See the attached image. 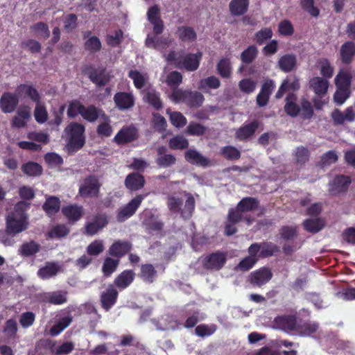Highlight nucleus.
<instances>
[{"label":"nucleus","instance_id":"1","mask_svg":"<svg viewBox=\"0 0 355 355\" xmlns=\"http://www.w3.org/2000/svg\"><path fill=\"white\" fill-rule=\"evenodd\" d=\"M297 97L295 94L293 92L288 93L285 98L284 112L291 117H296L301 114L302 119H311L314 114L311 103L306 98H302L300 106L297 103Z\"/></svg>","mask_w":355,"mask_h":355},{"label":"nucleus","instance_id":"2","mask_svg":"<svg viewBox=\"0 0 355 355\" xmlns=\"http://www.w3.org/2000/svg\"><path fill=\"white\" fill-rule=\"evenodd\" d=\"M67 138V148L69 152H77L85 144V127L78 122H71L64 128Z\"/></svg>","mask_w":355,"mask_h":355},{"label":"nucleus","instance_id":"3","mask_svg":"<svg viewBox=\"0 0 355 355\" xmlns=\"http://www.w3.org/2000/svg\"><path fill=\"white\" fill-rule=\"evenodd\" d=\"M168 97L174 103H182L191 109L201 107L205 101V97L200 92L181 88H173Z\"/></svg>","mask_w":355,"mask_h":355},{"label":"nucleus","instance_id":"4","mask_svg":"<svg viewBox=\"0 0 355 355\" xmlns=\"http://www.w3.org/2000/svg\"><path fill=\"white\" fill-rule=\"evenodd\" d=\"M101 184L98 178L95 175L87 176L80 185L78 194L84 198H95L98 196Z\"/></svg>","mask_w":355,"mask_h":355},{"label":"nucleus","instance_id":"5","mask_svg":"<svg viewBox=\"0 0 355 355\" xmlns=\"http://www.w3.org/2000/svg\"><path fill=\"white\" fill-rule=\"evenodd\" d=\"M146 195H137L128 204L120 208L116 214V220L122 223L132 216Z\"/></svg>","mask_w":355,"mask_h":355},{"label":"nucleus","instance_id":"6","mask_svg":"<svg viewBox=\"0 0 355 355\" xmlns=\"http://www.w3.org/2000/svg\"><path fill=\"white\" fill-rule=\"evenodd\" d=\"M351 182L352 180L349 176L336 175L334 179L329 182V194L332 196H336L346 193Z\"/></svg>","mask_w":355,"mask_h":355},{"label":"nucleus","instance_id":"7","mask_svg":"<svg viewBox=\"0 0 355 355\" xmlns=\"http://www.w3.org/2000/svg\"><path fill=\"white\" fill-rule=\"evenodd\" d=\"M226 261V253L218 250L207 255L202 261V266L207 270L218 271L224 266Z\"/></svg>","mask_w":355,"mask_h":355},{"label":"nucleus","instance_id":"8","mask_svg":"<svg viewBox=\"0 0 355 355\" xmlns=\"http://www.w3.org/2000/svg\"><path fill=\"white\" fill-rule=\"evenodd\" d=\"M15 214H8L6 217V232L9 235L15 236L28 228V222L26 217H19Z\"/></svg>","mask_w":355,"mask_h":355},{"label":"nucleus","instance_id":"9","mask_svg":"<svg viewBox=\"0 0 355 355\" xmlns=\"http://www.w3.org/2000/svg\"><path fill=\"white\" fill-rule=\"evenodd\" d=\"M260 125V121L254 119L250 123H244L235 132V138L240 141L250 140Z\"/></svg>","mask_w":355,"mask_h":355},{"label":"nucleus","instance_id":"10","mask_svg":"<svg viewBox=\"0 0 355 355\" xmlns=\"http://www.w3.org/2000/svg\"><path fill=\"white\" fill-rule=\"evenodd\" d=\"M119 292L116 288L110 284L105 291L101 293L100 296L101 305L105 311H109L116 303Z\"/></svg>","mask_w":355,"mask_h":355},{"label":"nucleus","instance_id":"11","mask_svg":"<svg viewBox=\"0 0 355 355\" xmlns=\"http://www.w3.org/2000/svg\"><path fill=\"white\" fill-rule=\"evenodd\" d=\"M137 137V129L130 125L122 128L114 137V141L118 145H124L136 140Z\"/></svg>","mask_w":355,"mask_h":355},{"label":"nucleus","instance_id":"12","mask_svg":"<svg viewBox=\"0 0 355 355\" xmlns=\"http://www.w3.org/2000/svg\"><path fill=\"white\" fill-rule=\"evenodd\" d=\"M108 224L107 217L104 214H98L94 216L92 222H88L85 226V233L89 236L97 234Z\"/></svg>","mask_w":355,"mask_h":355},{"label":"nucleus","instance_id":"13","mask_svg":"<svg viewBox=\"0 0 355 355\" xmlns=\"http://www.w3.org/2000/svg\"><path fill=\"white\" fill-rule=\"evenodd\" d=\"M297 322V317L295 314L278 315L274 319V323L277 327L284 331L295 332Z\"/></svg>","mask_w":355,"mask_h":355},{"label":"nucleus","instance_id":"14","mask_svg":"<svg viewBox=\"0 0 355 355\" xmlns=\"http://www.w3.org/2000/svg\"><path fill=\"white\" fill-rule=\"evenodd\" d=\"M116 107L119 110H126L135 106V98L131 92H119L113 98Z\"/></svg>","mask_w":355,"mask_h":355},{"label":"nucleus","instance_id":"15","mask_svg":"<svg viewBox=\"0 0 355 355\" xmlns=\"http://www.w3.org/2000/svg\"><path fill=\"white\" fill-rule=\"evenodd\" d=\"M105 69H96L92 66H87L83 72L89 80L98 87H103L109 82V78L105 75Z\"/></svg>","mask_w":355,"mask_h":355},{"label":"nucleus","instance_id":"16","mask_svg":"<svg viewBox=\"0 0 355 355\" xmlns=\"http://www.w3.org/2000/svg\"><path fill=\"white\" fill-rule=\"evenodd\" d=\"M331 117L335 125H344L345 122L355 121V111L352 106L347 107L344 112L335 109L331 112Z\"/></svg>","mask_w":355,"mask_h":355},{"label":"nucleus","instance_id":"17","mask_svg":"<svg viewBox=\"0 0 355 355\" xmlns=\"http://www.w3.org/2000/svg\"><path fill=\"white\" fill-rule=\"evenodd\" d=\"M272 277V273L270 268L262 267L251 272L249 281L251 284L261 287L268 282Z\"/></svg>","mask_w":355,"mask_h":355},{"label":"nucleus","instance_id":"18","mask_svg":"<svg viewBox=\"0 0 355 355\" xmlns=\"http://www.w3.org/2000/svg\"><path fill=\"white\" fill-rule=\"evenodd\" d=\"M80 116L90 123L95 122L100 117L104 120H108V116L105 112L92 104L87 106L83 105Z\"/></svg>","mask_w":355,"mask_h":355},{"label":"nucleus","instance_id":"19","mask_svg":"<svg viewBox=\"0 0 355 355\" xmlns=\"http://www.w3.org/2000/svg\"><path fill=\"white\" fill-rule=\"evenodd\" d=\"M132 248V244L129 241L118 240L114 242L108 250V254L119 259L129 253Z\"/></svg>","mask_w":355,"mask_h":355},{"label":"nucleus","instance_id":"20","mask_svg":"<svg viewBox=\"0 0 355 355\" xmlns=\"http://www.w3.org/2000/svg\"><path fill=\"white\" fill-rule=\"evenodd\" d=\"M19 98L17 94L4 92L0 98V108L3 113H11L17 107Z\"/></svg>","mask_w":355,"mask_h":355},{"label":"nucleus","instance_id":"21","mask_svg":"<svg viewBox=\"0 0 355 355\" xmlns=\"http://www.w3.org/2000/svg\"><path fill=\"white\" fill-rule=\"evenodd\" d=\"M15 92L18 98H29L35 103H40L41 96L32 85L20 84L17 87Z\"/></svg>","mask_w":355,"mask_h":355},{"label":"nucleus","instance_id":"22","mask_svg":"<svg viewBox=\"0 0 355 355\" xmlns=\"http://www.w3.org/2000/svg\"><path fill=\"white\" fill-rule=\"evenodd\" d=\"M320 327L318 322L311 320H299L295 332L303 337L310 336L318 331Z\"/></svg>","mask_w":355,"mask_h":355},{"label":"nucleus","instance_id":"23","mask_svg":"<svg viewBox=\"0 0 355 355\" xmlns=\"http://www.w3.org/2000/svg\"><path fill=\"white\" fill-rule=\"evenodd\" d=\"M300 88V80L296 76L287 77L282 83L278 91L275 94L277 99L281 98L284 94L288 91L296 92Z\"/></svg>","mask_w":355,"mask_h":355},{"label":"nucleus","instance_id":"24","mask_svg":"<svg viewBox=\"0 0 355 355\" xmlns=\"http://www.w3.org/2000/svg\"><path fill=\"white\" fill-rule=\"evenodd\" d=\"M146 181L144 175L138 173H131L125 179V187L132 191L141 189L145 185Z\"/></svg>","mask_w":355,"mask_h":355},{"label":"nucleus","instance_id":"25","mask_svg":"<svg viewBox=\"0 0 355 355\" xmlns=\"http://www.w3.org/2000/svg\"><path fill=\"white\" fill-rule=\"evenodd\" d=\"M30 119V107L28 106L20 107L17 110V115L15 116L12 119V127L16 128H24L27 125V122Z\"/></svg>","mask_w":355,"mask_h":355},{"label":"nucleus","instance_id":"26","mask_svg":"<svg viewBox=\"0 0 355 355\" xmlns=\"http://www.w3.org/2000/svg\"><path fill=\"white\" fill-rule=\"evenodd\" d=\"M355 57V42L347 41L342 44L340 49V59L343 64H349Z\"/></svg>","mask_w":355,"mask_h":355},{"label":"nucleus","instance_id":"27","mask_svg":"<svg viewBox=\"0 0 355 355\" xmlns=\"http://www.w3.org/2000/svg\"><path fill=\"white\" fill-rule=\"evenodd\" d=\"M202 56L201 52L185 55L181 60V68H184L189 71H196L199 67Z\"/></svg>","mask_w":355,"mask_h":355},{"label":"nucleus","instance_id":"28","mask_svg":"<svg viewBox=\"0 0 355 355\" xmlns=\"http://www.w3.org/2000/svg\"><path fill=\"white\" fill-rule=\"evenodd\" d=\"M62 212L70 223L79 220L83 215V207L77 205H70L62 207Z\"/></svg>","mask_w":355,"mask_h":355},{"label":"nucleus","instance_id":"29","mask_svg":"<svg viewBox=\"0 0 355 355\" xmlns=\"http://www.w3.org/2000/svg\"><path fill=\"white\" fill-rule=\"evenodd\" d=\"M310 88L318 96L324 95L329 87V82L322 77H313L309 81Z\"/></svg>","mask_w":355,"mask_h":355},{"label":"nucleus","instance_id":"30","mask_svg":"<svg viewBox=\"0 0 355 355\" xmlns=\"http://www.w3.org/2000/svg\"><path fill=\"white\" fill-rule=\"evenodd\" d=\"M135 273L132 270H125L114 279V284L120 289H125L134 281Z\"/></svg>","mask_w":355,"mask_h":355},{"label":"nucleus","instance_id":"31","mask_svg":"<svg viewBox=\"0 0 355 355\" xmlns=\"http://www.w3.org/2000/svg\"><path fill=\"white\" fill-rule=\"evenodd\" d=\"M60 209V200L56 196H48L42 205V209L49 217L55 216Z\"/></svg>","mask_w":355,"mask_h":355},{"label":"nucleus","instance_id":"32","mask_svg":"<svg viewBox=\"0 0 355 355\" xmlns=\"http://www.w3.org/2000/svg\"><path fill=\"white\" fill-rule=\"evenodd\" d=\"M297 66V58L293 54L282 55L278 60L279 68L285 73L293 71Z\"/></svg>","mask_w":355,"mask_h":355},{"label":"nucleus","instance_id":"33","mask_svg":"<svg viewBox=\"0 0 355 355\" xmlns=\"http://www.w3.org/2000/svg\"><path fill=\"white\" fill-rule=\"evenodd\" d=\"M186 160L191 164L207 166L209 160L202 155L200 153L193 149L188 150L184 155Z\"/></svg>","mask_w":355,"mask_h":355},{"label":"nucleus","instance_id":"34","mask_svg":"<svg viewBox=\"0 0 355 355\" xmlns=\"http://www.w3.org/2000/svg\"><path fill=\"white\" fill-rule=\"evenodd\" d=\"M175 35L182 42H193L197 38V35L193 28L187 26H178Z\"/></svg>","mask_w":355,"mask_h":355},{"label":"nucleus","instance_id":"35","mask_svg":"<svg viewBox=\"0 0 355 355\" xmlns=\"http://www.w3.org/2000/svg\"><path fill=\"white\" fill-rule=\"evenodd\" d=\"M60 268L55 262H46V265L37 271V275L42 279H49L57 275Z\"/></svg>","mask_w":355,"mask_h":355},{"label":"nucleus","instance_id":"36","mask_svg":"<svg viewBox=\"0 0 355 355\" xmlns=\"http://www.w3.org/2000/svg\"><path fill=\"white\" fill-rule=\"evenodd\" d=\"M41 246L36 241L31 240L24 243L19 249V254L24 257H29L40 252Z\"/></svg>","mask_w":355,"mask_h":355},{"label":"nucleus","instance_id":"37","mask_svg":"<svg viewBox=\"0 0 355 355\" xmlns=\"http://www.w3.org/2000/svg\"><path fill=\"white\" fill-rule=\"evenodd\" d=\"M259 205L258 199L253 197H245L237 204V208L243 213L256 210Z\"/></svg>","mask_w":355,"mask_h":355},{"label":"nucleus","instance_id":"38","mask_svg":"<svg viewBox=\"0 0 355 355\" xmlns=\"http://www.w3.org/2000/svg\"><path fill=\"white\" fill-rule=\"evenodd\" d=\"M352 76L347 71L340 70L335 77L336 88L350 89Z\"/></svg>","mask_w":355,"mask_h":355},{"label":"nucleus","instance_id":"39","mask_svg":"<svg viewBox=\"0 0 355 355\" xmlns=\"http://www.w3.org/2000/svg\"><path fill=\"white\" fill-rule=\"evenodd\" d=\"M249 6V0H232L230 10L232 15L240 16L245 14Z\"/></svg>","mask_w":355,"mask_h":355},{"label":"nucleus","instance_id":"40","mask_svg":"<svg viewBox=\"0 0 355 355\" xmlns=\"http://www.w3.org/2000/svg\"><path fill=\"white\" fill-rule=\"evenodd\" d=\"M157 276V271L150 263H145L141 266L139 277L145 282L151 284Z\"/></svg>","mask_w":355,"mask_h":355},{"label":"nucleus","instance_id":"41","mask_svg":"<svg viewBox=\"0 0 355 355\" xmlns=\"http://www.w3.org/2000/svg\"><path fill=\"white\" fill-rule=\"evenodd\" d=\"M216 70L220 77L223 78H230L232 73L230 59L227 58H221L217 63Z\"/></svg>","mask_w":355,"mask_h":355},{"label":"nucleus","instance_id":"42","mask_svg":"<svg viewBox=\"0 0 355 355\" xmlns=\"http://www.w3.org/2000/svg\"><path fill=\"white\" fill-rule=\"evenodd\" d=\"M258 53L257 47L255 45H250L241 53L240 59L243 64H250L257 59Z\"/></svg>","mask_w":355,"mask_h":355},{"label":"nucleus","instance_id":"43","mask_svg":"<svg viewBox=\"0 0 355 355\" xmlns=\"http://www.w3.org/2000/svg\"><path fill=\"white\" fill-rule=\"evenodd\" d=\"M144 100L157 111L163 108V103L158 92L155 90L148 91L145 95Z\"/></svg>","mask_w":355,"mask_h":355},{"label":"nucleus","instance_id":"44","mask_svg":"<svg viewBox=\"0 0 355 355\" xmlns=\"http://www.w3.org/2000/svg\"><path fill=\"white\" fill-rule=\"evenodd\" d=\"M166 114L169 116L171 124L176 128H182L187 123V118L180 112H172L170 109H167Z\"/></svg>","mask_w":355,"mask_h":355},{"label":"nucleus","instance_id":"45","mask_svg":"<svg viewBox=\"0 0 355 355\" xmlns=\"http://www.w3.org/2000/svg\"><path fill=\"white\" fill-rule=\"evenodd\" d=\"M303 226L305 230L312 234H315L320 231L324 226L322 220L320 218H309L304 221Z\"/></svg>","mask_w":355,"mask_h":355},{"label":"nucleus","instance_id":"46","mask_svg":"<svg viewBox=\"0 0 355 355\" xmlns=\"http://www.w3.org/2000/svg\"><path fill=\"white\" fill-rule=\"evenodd\" d=\"M120 260L114 259L112 257H106L104 260L102 272L105 277H110L114 272L116 271L118 266L119 265Z\"/></svg>","mask_w":355,"mask_h":355},{"label":"nucleus","instance_id":"47","mask_svg":"<svg viewBox=\"0 0 355 355\" xmlns=\"http://www.w3.org/2000/svg\"><path fill=\"white\" fill-rule=\"evenodd\" d=\"M220 87V80L214 76H211L200 80L198 89L202 91H205L207 88L216 89Z\"/></svg>","mask_w":355,"mask_h":355},{"label":"nucleus","instance_id":"48","mask_svg":"<svg viewBox=\"0 0 355 355\" xmlns=\"http://www.w3.org/2000/svg\"><path fill=\"white\" fill-rule=\"evenodd\" d=\"M220 154L227 160H238L241 158V151L233 146L221 148Z\"/></svg>","mask_w":355,"mask_h":355},{"label":"nucleus","instance_id":"49","mask_svg":"<svg viewBox=\"0 0 355 355\" xmlns=\"http://www.w3.org/2000/svg\"><path fill=\"white\" fill-rule=\"evenodd\" d=\"M189 146V141L181 135H176L169 139L168 147L171 150H184Z\"/></svg>","mask_w":355,"mask_h":355},{"label":"nucleus","instance_id":"50","mask_svg":"<svg viewBox=\"0 0 355 355\" xmlns=\"http://www.w3.org/2000/svg\"><path fill=\"white\" fill-rule=\"evenodd\" d=\"M261 252L259 257L266 258L279 252V248L272 242L260 243Z\"/></svg>","mask_w":355,"mask_h":355},{"label":"nucleus","instance_id":"51","mask_svg":"<svg viewBox=\"0 0 355 355\" xmlns=\"http://www.w3.org/2000/svg\"><path fill=\"white\" fill-rule=\"evenodd\" d=\"M21 170L24 173L29 176H38L42 173V166L39 164L33 162H28L24 164L21 166Z\"/></svg>","mask_w":355,"mask_h":355},{"label":"nucleus","instance_id":"52","mask_svg":"<svg viewBox=\"0 0 355 355\" xmlns=\"http://www.w3.org/2000/svg\"><path fill=\"white\" fill-rule=\"evenodd\" d=\"M243 214V213L241 211L238 209L237 206L235 209L232 208L228 211L227 220L233 223H238L240 221L245 220L248 224H250L252 220L249 217H244Z\"/></svg>","mask_w":355,"mask_h":355},{"label":"nucleus","instance_id":"53","mask_svg":"<svg viewBox=\"0 0 355 355\" xmlns=\"http://www.w3.org/2000/svg\"><path fill=\"white\" fill-rule=\"evenodd\" d=\"M17 331L18 327L16 320L14 319H9L5 322L3 332L8 338H15L17 337Z\"/></svg>","mask_w":355,"mask_h":355},{"label":"nucleus","instance_id":"54","mask_svg":"<svg viewBox=\"0 0 355 355\" xmlns=\"http://www.w3.org/2000/svg\"><path fill=\"white\" fill-rule=\"evenodd\" d=\"M188 198L186 200L184 209L181 211V216L184 219H189L191 217L195 209L196 202L193 196L188 193Z\"/></svg>","mask_w":355,"mask_h":355},{"label":"nucleus","instance_id":"55","mask_svg":"<svg viewBox=\"0 0 355 355\" xmlns=\"http://www.w3.org/2000/svg\"><path fill=\"white\" fill-rule=\"evenodd\" d=\"M318 64L320 67V74L323 78H331L334 75V69L329 60L327 58H322L318 60Z\"/></svg>","mask_w":355,"mask_h":355},{"label":"nucleus","instance_id":"56","mask_svg":"<svg viewBox=\"0 0 355 355\" xmlns=\"http://www.w3.org/2000/svg\"><path fill=\"white\" fill-rule=\"evenodd\" d=\"M273 33L270 28H263L257 31L254 36V41L259 45L263 44L266 41L270 40Z\"/></svg>","mask_w":355,"mask_h":355},{"label":"nucleus","instance_id":"57","mask_svg":"<svg viewBox=\"0 0 355 355\" xmlns=\"http://www.w3.org/2000/svg\"><path fill=\"white\" fill-rule=\"evenodd\" d=\"M84 46L86 51L91 53H96L101 50L102 44L98 37L92 36L85 41Z\"/></svg>","mask_w":355,"mask_h":355},{"label":"nucleus","instance_id":"58","mask_svg":"<svg viewBox=\"0 0 355 355\" xmlns=\"http://www.w3.org/2000/svg\"><path fill=\"white\" fill-rule=\"evenodd\" d=\"M279 234L284 240H293L297 236V228L295 226H282L279 230Z\"/></svg>","mask_w":355,"mask_h":355},{"label":"nucleus","instance_id":"59","mask_svg":"<svg viewBox=\"0 0 355 355\" xmlns=\"http://www.w3.org/2000/svg\"><path fill=\"white\" fill-rule=\"evenodd\" d=\"M83 105L78 100H73L69 102L67 109L68 117L73 119L78 114L80 115Z\"/></svg>","mask_w":355,"mask_h":355},{"label":"nucleus","instance_id":"60","mask_svg":"<svg viewBox=\"0 0 355 355\" xmlns=\"http://www.w3.org/2000/svg\"><path fill=\"white\" fill-rule=\"evenodd\" d=\"M302 8L311 16L317 17L320 15V10L314 6V0H300Z\"/></svg>","mask_w":355,"mask_h":355},{"label":"nucleus","instance_id":"61","mask_svg":"<svg viewBox=\"0 0 355 355\" xmlns=\"http://www.w3.org/2000/svg\"><path fill=\"white\" fill-rule=\"evenodd\" d=\"M182 82V75L181 73L174 71L169 73L166 77V83L172 89L178 88V86Z\"/></svg>","mask_w":355,"mask_h":355},{"label":"nucleus","instance_id":"62","mask_svg":"<svg viewBox=\"0 0 355 355\" xmlns=\"http://www.w3.org/2000/svg\"><path fill=\"white\" fill-rule=\"evenodd\" d=\"M155 162L159 167L168 168L175 164L176 157L171 154H166L158 156Z\"/></svg>","mask_w":355,"mask_h":355},{"label":"nucleus","instance_id":"63","mask_svg":"<svg viewBox=\"0 0 355 355\" xmlns=\"http://www.w3.org/2000/svg\"><path fill=\"white\" fill-rule=\"evenodd\" d=\"M206 132V128L200 123L191 122L187 127L186 132L189 135L202 136Z\"/></svg>","mask_w":355,"mask_h":355},{"label":"nucleus","instance_id":"64","mask_svg":"<svg viewBox=\"0 0 355 355\" xmlns=\"http://www.w3.org/2000/svg\"><path fill=\"white\" fill-rule=\"evenodd\" d=\"M20 46L23 49L29 51L31 53H37L41 51V44L39 42L28 39L21 42Z\"/></svg>","mask_w":355,"mask_h":355}]
</instances>
